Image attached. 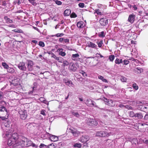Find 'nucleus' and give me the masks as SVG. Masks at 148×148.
<instances>
[{
	"instance_id": "obj_54",
	"label": "nucleus",
	"mask_w": 148,
	"mask_h": 148,
	"mask_svg": "<svg viewBox=\"0 0 148 148\" xmlns=\"http://www.w3.org/2000/svg\"><path fill=\"white\" fill-rule=\"evenodd\" d=\"M109 130L111 132H114L115 131H116V129L112 128H111V127L109 128Z\"/></svg>"
},
{
	"instance_id": "obj_45",
	"label": "nucleus",
	"mask_w": 148,
	"mask_h": 148,
	"mask_svg": "<svg viewBox=\"0 0 148 148\" xmlns=\"http://www.w3.org/2000/svg\"><path fill=\"white\" fill-rule=\"evenodd\" d=\"M64 34L63 33H58L55 35L54 36H57L58 37L62 36Z\"/></svg>"
},
{
	"instance_id": "obj_3",
	"label": "nucleus",
	"mask_w": 148,
	"mask_h": 148,
	"mask_svg": "<svg viewBox=\"0 0 148 148\" xmlns=\"http://www.w3.org/2000/svg\"><path fill=\"white\" fill-rule=\"evenodd\" d=\"M8 117L7 109L4 107L0 105V118L3 120L7 119Z\"/></svg>"
},
{
	"instance_id": "obj_60",
	"label": "nucleus",
	"mask_w": 148,
	"mask_h": 148,
	"mask_svg": "<svg viewBox=\"0 0 148 148\" xmlns=\"http://www.w3.org/2000/svg\"><path fill=\"white\" fill-rule=\"evenodd\" d=\"M144 119L147 120L148 119V112L146 114L145 116L144 117Z\"/></svg>"
},
{
	"instance_id": "obj_50",
	"label": "nucleus",
	"mask_w": 148,
	"mask_h": 148,
	"mask_svg": "<svg viewBox=\"0 0 148 148\" xmlns=\"http://www.w3.org/2000/svg\"><path fill=\"white\" fill-rule=\"evenodd\" d=\"M39 45L41 47H43L45 46L44 43L42 41H40L39 42Z\"/></svg>"
},
{
	"instance_id": "obj_25",
	"label": "nucleus",
	"mask_w": 148,
	"mask_h": 148,
	"mask_svg": "<svg viewBox=\"0 0 148 148\" xmlns=\"http://www.w3.org/2000/svg\"><path fill=\"white\" fill-rule=\"evenodd\" d=\"M98 77L99 79L101 80L103 82L106 83L108 82L107 80L106 79L104 78V77L102 76L99 75L98 76Z\"/></svg>"
},
{
	"instance_id": "obj_47",
	"label": "nucleus",
	"mask_w": 148,
	"mask_h": 148,
	"mask_svg": "<svg viewBox=\"0 0 148 148\" xmlns=\"http://www.w3.org/2000/svg\"><path fill=\"white\" fill-rule=\"evenodd\" d=\"M115 134V132H110L109 133L107 132V136H108L111 135H113Z\"/></svg>"
},
{
	"instance_id": "obj_5",
	"label": "nucleus",
	"mask_w": 148,
	"mask_h": 148,
	"mask_svg": "<svg viewBox=\"0 0 148 148\" xmlns=\"http://www.w3.org/2000/svg\"><path fill=\"white\" fill-rule=\"evenodd\" d=\"M86 123L90 126H96L97 124V122L95 120L93 119L88 118L86 119Z\"/></svg>"
},
{
	"instance_id": "obj_17",
	"label": "nucleus",
	"mask_w": 148,
	"mask_h": 148,
	"mask_svg": "<svg viewBox=\"0 0 148 148\" xmlns=\"http://www.w3.org/2000/svg\"><path fill=\"white\" fill-rule=\"evenodd\" d=\"M77 68L75 66V64H70L69 66V70L75 71L76 70Z\"/></svg>"
},
{
	"instance_id": "obj_49",
	"label": "nucleus",
	"mask_w": 148,
	"mask_h": 148,
	"mask_svg": "<svg viewBox=\"0 0 148 148\" xmlns=\"http://www.w3.org/2000/svg\"><path fill=\"white\" fill-rule=\"evenodd\" d=\"M72 114L77 117H78L79 116V114L77 112H73Z\"/></svg>"
},
{
	"instance_id": "obj_27",
	"label": "nucleus",
	"mask_w": 148,
	"mask_h": 148,
	"mask_svg": "<svg viewBox=\"0 0 148 148\" xmlns=\"http://www.w3.org/2000/svg\"><path fill=\"white\" fill-rule=\"evenodd\" d=\"M115 63L116 64H119L120 63H123V61L122 59H119V58H117L115 60Z\"/></svg>"
},
{
	"instance_id": "obj_30",
	"label": "nucleus",
	"mask_w": 148,
	"mask_h": 148,
	"mask_svg": "<svg viewBox=\"0 0 148 148\" xmlns=\"http://www.w3.org/2000/svg\"><path fill=\"white\" fill-rule=\"evenodd\" d=\"M97 43L98 44V46L99 47H101L102 44H103V40H100L97 42Z\"/></svg>"
},
{
	"instance_id": "obj_34",
	"label": "nucleus",
	"mask_w": 148,
	"mask_h": 148,
	"mask_svg": "<svg viewBox=\"0 0 148 148\" xmlns=\"http://www.w3.org/2000/svg\"><path fill=\"white\" fill-rule=\"evenodd\" d=\"M56 59L59 62L62 63L63 59L61 57H57Z\"/></svg>"
},
{
	"instance_id": "obj_64",
	"label": "nucleus",
	"mask_w": 148,
	"mask_h": 148,
	"mask_svg": "<svg viewBox=\"0 0 148 148\" xmlns=\"http://www.w3.org/2000/svg\"><path fill=\"white\" fill-rule=\"evenodd\" d=\"M42 102L45 104H47L48 105L49 104L48 102L45 99L44 101Z\"/></svg>"
},
{
	"instance_id": "obj_26",
	"label": "nucleus",
	"mask_w": 148,
	"mask_h": 148,
	"mask_svg": "<svg viewBox=\"0 0 148 148\" xmlns=\"http://www.w3.org/2000/svg\"><path fill=\"white\" fill-rule=\"evenodd\" d=\"M135 71H137L138 73H140L143 71V69L138 67L134 69Z\"/></svg>"
},
{
	"instance_id": "obj_57",
	"label": "nucleus",
	"mask_w": 148,
	"mask_h": 148,
	"mask_svg": "<svg viewBox=\"0 0 148 148\" xmlns=\"http://www.w3.org/2000/svg\"><path fill=\"white\" fill-rule=\"evenodd\" d=\"M92 105L93 106H95V107H97V106L96 104V103L94 102V101L92 100Z\"/></svg>"
},
{
	"instance_id": "obj_13",
	"label": "nucleus",
	"mask_w": 148,
	"mask_h": 148,
	"mask_svg": "<svg viewBox=\"0 0 148 148\" xmlns=\"http://www.w3.org/2000/svg\"><path fill=\"white\" fill-rule=\"evenodd\" d=\"M135 15L133 14H130L128 17V21L131 23H133L135 20Z\"/></svg>"
},
{
	"instance_id": "obj_8",
	"label": "nucleus",
	"mask_w": 148,
	"mask_h": 148,
	"mask_svg": "<svg viewBox=\"0 0 148 148\" xmlns=\"http://www.w3.org/2000/svg\"><path fill=\"white\" fill-rule=\"evenodd\" d=\"M17 66L19 69L22 71H25L26 67L25 63L23 62H21L17 65Z\"/></svg>"
},
{
	"instance_id": "obj_24",
	"label": "nucleus",
	"mask_w": 148,
	"mask_h": 148,
	"mask_svg": "<svg viewBox=\"0 0 148 148\" xmlns=\"http://www.w3.org/2000/svg\"><path fill=\"white\" fill-rule=\"evenodd\" d=\"M97 7L99 8L105 9L106 7V6L104 5L98 4L97 5Z\"/></svg>"
},
{
	"instance_id": "obj_40",
	"label": "nucleus",
	"mask_w": 148,
	"mask_h": 148,
	"mask_svg": "<svg viewBox=\"0 0 148 148\" xmlns=\"http://www.w3.org/2000/svg\"><path fill=\"white\" fill-rule=\"evenodd\" d=\"M120 79L122 82H126L127 80V78L123 76H121Z\"/></svg>"
},
{
	"instance_id": "obj_19",
	"label": "nucleus",
	"mask_w": 148,
	"mask_h": 148,
	"mask_svg": "<svg viewBox=\"0 0 148 148\" xmlns=\"http://www.w3.org/2000/svg\"><path fill=\"white\" fill-rule=\"evenodd\" d=\"M135 117H136L138 119H140L143 118V115L141 113L139 112L135 114Z\"/></svg>"
},
{
	"instance_id": "obj_37",
	"label": "nucleus",
	"mask_w": 148,
	"mask_h": 148,
	"mask_svg": "<svg viewBox=\"0 0 148 148\" xmlns=\"http://www.w3.org/2000/svg\"><path fill=\"white\" fill-rule=\"evenodd\" d=\"M2 65L5 69H8L9 67L8 65L5 62H3L2 63Z\"/></svg>"
},
{
	"instance_id": "obj_46",
	"label": "nucleus",
	"mask_w": 148,
	"mask_h": 148,
	"mask_svg": "<svg viewBox=\"0 0 148 148\" xmlns=\"http://www.w3.org/2000/svg\"><path fill=\"white\" fill-rule=\"evenodd\" d=\"M107 132L105 131H101V137H105L107 136Z\"/></svg>"
},
{
	"instance_id": "obj_32",
	"label": "nucleus",
	"mask_w": 148,
	"mask_h": 148,
	"mask_svg": "<svg viewBox=\"0 0 148 148\" xmlns=\"http://www.w3.org/2000/svg\"><path fill=\"white\" fill-rule=\"evenodd\" d=\"M29 2L33 5L36 6L37 5V3L35 2V0H28Z\"/></svg>"
},
{
	"instance_id": "obj_28",
	"label": "nucleus",
	"mask_w": 148,
	"mask_h": 148,
	"mask_svg": "<svg viewBox=\"0 0 148 148\" xmlns=\"http://www.w3.org/2000/svg\"><path fill=\"white\" fill-rule=\"evenodd\" d=\"M71 12L70 10L69 9H66L64 11V14L66 16H69Z\"/></svg>"
},
{
	"instance_id": "obj_9",
	"label": "nucleus",
	"mask_w": 148,
	"mask_h": 148,
	"mask_svg": "<svg viewBox=\"0 0 148 148\" xmlns=\"http://www.w3.org/2000/svg\"><path fill=\"white\" fill-rule=\"evenodd\" d=\"M89 139V137L88 136H83L79 138V140L82 143H85Z\"/></svg>"
},
{
	"instance_id": "obj_51",
	"label": "nucleus",
	"mask_w": 148,
	"mask_h": 148,
	"mask_svg": "<svg viewBox=\"0 0 148 148\" xmlns=\"http://www.w3.org/2000/svg\"><path fill=\"white\" fill-rule=\"evenodd\" d=\"M44 74V75H50L49 72L48 71H46L45 72H44L43 73H42V72L40 73V74Z\"/></svg>"
},
{
	"instance_id": "obj_21",
	"label": "nucleus",
	"mask_w": 148,
	"mask_h": 148,
	"mask_svg": "<svg viewBox=\"0 0 148 148\" xmlns=\"http://www.w3.org/2000/svg\"><path fill=\"white\" fill-rule=\"evenodd\" d=\"M84 24L83 21H80L77 24V27L79 28H82L84 26Z\"/></svg>"
},
{
	"instance_id": "obj_44",
	"label": "nucleus",
	"mask_w": 148,
	"mask_h": 148,
	"mask_svg": "<svg viewBox=\"0 0 148 148\" xmlns=\"http://www.w3.org/2000/svg\"><path fill=\"white\" fill-rule=\"evenodd\" d=\"M129 63V61L127 60H124L123 61V64L127 65Z\"/></svg>"
},
{
	"instance_id": "obj_11",
	"label": "nucleus",
	"mask_w": 148,
	"mask_h": 148,
	"mask_svg": "<svg viewBox=\"0 0 148 148\" xmlns=\"http://www.w3.org/2000/svg\"><path fill=\"white\" fill-rule=\"evenodd\" d=\"M34 63L31 60L28 61L27 64V68L28 71H31L33 70V65Z\"/></svg>"
},
{
	"instance_id": "obj_61",
	"label": "nucleus",
	"mask_w": 148,
	"mask_h": 148,
	"mask_svg": "<svg viewBox=\"0 0 148 148\" xmlns=\"http://www.w3.org/2000/svg\"><path fill=\"white\" fill-rule=\"evenodd\" d=\"M46 145H44V144H41L40 146V148H42V147H46Z\"/></svg>"
},
{
	"instance_id": "obj_7",
	"label": "nucleus",
	"mask_w": 148,
	"mask_h": 148,
	"mask_svg": "<svg viewBox=\"0 0 148 148\" xmlns=\"http://www.w3.org/2000/svg\"><path fill=\"white\" fill-rule=\"evenodd\" d=\"M19 114H20V118L22 120H25L27 117V112L25 110H20L19 112Z\"/></svg>"
},
{
	"instance_id": "obj_2",
	"label": "nucleus",
	"mask_w": 148,
	"mask_h": 148,
	"mask_svg": "<svg viewBox=\"0 0 148 148\" xmlns=\"http://www.w3.org/2000/svg\"><path fill=\"white\" fill-rule=\"evenodd\" d=\"M18 142L17 147L18 148H22V147H29L32 145V142L25 137L22 138L21 140H17Z\"/></svg>"
},
{
	"instance_id": "obj_53",
	"label": "nucleus",
	"mask_w": 148,
	"mask_h": 148,
	"mask_svg": "<svg viewBox=\"0 0 148 148\" xmlns=\"http://www.w3.org/2000/svg\"><path fill=\"white\" fill-rule=\"evenodd\" d=\"M72 18H75L77 16L76 14L75 13H72L71 15Z\"/></svg>"
},
{
	"instance_id": "obj_18",
	"label": "nucleus",
	"mask_w": 148,
	"mask_h": 148,
	"mask_svg": "<svg viewBox=\"0 0 148 148\" xmlns=\"http://www.w3.org/2000/svg\"><path fill=\"white\" fill-rule=\"evenodd\" d=\"M88 46L89 47H90L92 48H96L97 47V45L95 43H94L91 42H88L87 43Z\"/></svg>"
},
{
	"instance_id": "obj_35",
	"label": "nucleus",
	"mask_w": 148,
	"mask_h": 148,
	"mask_svg": "<svg viewBox=\"0 0 148 148\" xmlns=\"http://www.w3.org/2000/svg\"><path fill=\"white\" fill-rule=\"evenodd\" d=\"M129 114L130 117H133L135 116V114L132 111L130 112Z\"/></svg>"
},
{
	"instance_id": "obj_52",
	"label": "nucleus",
	"mask_w": 148,
	"mask_h": 148,
	"mask_svg": "<svg viewBox=\"0 0 148 148\" xmlns=\"http://www.w3.org/2000/svg\"><path fill=\"white\" fill-rule=\"evenodd\" d=\"M79 7L81 8H83L84 7V4L83 3H80L79 4Z\"/></svg>"
},
{
	"instance_id": "obj_14",
	"label": "nucleus",
	"mask_w": 148,
	"mask_h": 148,
	"mask_svg": "<svg viewBox=\"0 0 148 148\" xmlns=\"http://www.w3.org/2000/svg\"><path fill=\"white\" fill-rule=\"evenodd\" d=\"M63 81L66 85L69 87H73L74 86V85L71 81L69 80L68 79H63Z\"/></svg>"
},
{
	"instance_id": "obj_48",
	"label": "nucleus",
	"mask_w": 148,
	"mask_h": 148,
	"mask_svg": "<svg viewBox=\"0 0 148 148\" xmlns=\"http://www.w3.org/2000/svg\"><path fill=\"white\" fill-rule=\"evenodd\" d=\"M96 136H97L101 137V131H98L97 132Z\"/></svg>"
},
{
	"instance_id": "obj_22",
	"label": "nucleus",
	"mask_w": 148,
	"mask_h": 148,
	"mask_svg": "<svg viewBox=\"0 0 148 148\" xmlns=\"http://www.w3.org/2000/svg\"><path fill=\"white\" fill-rule=\"evenodd\" d=\"M63 49L62 48H59L58 50L59 52V54L62 56H64L66 55V54L64 52H63Z\"/></svg>"
},
{
	"instance_id": "obj_20",
	"label": "nucleus",
	"mask_w": 148,
	"mask_h": 148,
	"mask_svg": "<svg viewBox=\"0 0 148 148\" xmlns=\"http://www.w3.org/2000/svg\"><path fill=\"white\" fill-rule=\"evenodd\" d=\"M4 18L6 22L7 23H13L12 20L10 19L9 18H8L6 16H5Z\"/></svg>"
},
{
	"instance_id": "obj_31",
	"label": "nucleus",
	"mask_w": 148,
	"mask_h": 148,
	"mask_svg": "<svg viewBox=\"0 0 148 148\" xmlns=\"http://www.w3.org/2000/svg\"><path fill=\"white\" fill-rule=\"evenodd\" d=\"M105 34L103 31L99 33V36L100 37L103 38L105 36Z\"/></svg>"
},
{
	"instance_id": "obj_63",
	"label": "nucleus",
	"mask_w": 148,
	"mask_h": 148,
	"mask_svg": "<svg viewBox=\"0 0 148 148\" xmlns=\"http://www.w3.org/2000/svg\"><path fill=\"white\" fill-rule=\"evenodd\" d=\"M3 97V93L1 92L0 91V99H2Z\"/></svg>"
},
{
	"instance_id": "obj_36",
	"label": "nucleus",
	"mask_w": 148,
	"mask_h": 148,
	"mask_svg": "<svg viewBox=\"0 0 148 148\" xmlns=\"http://www.w3.org/2000/svg\"><path fill=\"white\" fill-rule=\"evenodd\" d=\"M62 63H63V65L64 66H67L69 64V62H67L66 60H63L62 62Z\"/></svg>"
},
{
	"instance_id": "obj_42",
	"label": "nucleus",
	"mask_w": 148,
	"mask_h": 148,
	"mask_svg": "<svg viewBox=\"0 0 148 148\" xmlns=\"http://www.w3.org/2000/svg\"><path fill=\"white\" fill-rule=\"evenodd\" d=\"M54 1L55 2L56 4L58 5H61L62 4V2L61 1L58 0H54Z\"/></svg>"
},
{
	"instance_id": "obj_41",
	"label": "nucleus",
	"mask_w": 148,
	"mask_h": 148,
	"mask_svg": "<svg viewBox=\"0 0 148 148\" xmlns=\"http://www.w3.org/2000/svg\"><path fill=\"white\" fill-rule=\"evenodd\" d=\"M132 87L134 89L136 90H137L138 88V86L136 85V84L135 83L133 84Z\"/></svg>"
},
{
	"instance_id": "obj_39",
	"label": "nucleus",
	"mask_w": 148,
	"mask_h": 148,
	"mask_svg": "<svg viewBox=\"0 0 148 148\" xmlns=\"http://www.w3.org/2000/svg\"><path fill=\"white\" fill-rule=\"evenodd\" d=\"M12 31L15 32L22 33L23 32L22 30L20 29H15L13 30Z\"/></svg>"
},
{
	"instance_id": "obj_12",
	"label": "nucleus",
	"mask_w": 148,
	"mask_h": 148,
	"mask_svg": "<svg viewBox=\"0 0 148 148\" xmlns=\"http://www.w3.org/2000/svg\"><path fill=\"white\" fill-rule=\"evenodd\" d=\"M46 134L48 136H49L50 140L52 141L56 142L58 140V138L57 136L51 135L47 133Z\"/></svg>"
},
{
	"instance_id": "obj_38",
	"label": "nucleus",
	"mask_w": 148,
	"mask_h": 148,
	"mask_svg": "<svg viewBox=\"0 0 148 148\" xmlns=\"http://www.w3.org/2000/svg\"><path fill=\"white\" fill-rule=\"evenodd\" d=\"M74 146L75 147H77L78 148H81L82 145L80 143H76L74 145Z\"/></svg>"
},
{
	"instance_id": "obj_10",
	"label": "nucleus",
	"mask_w": 148,
	"mask_h": 148,
	"mask_svg": "<svg viewBox=\"0 0 148 148\" xmlns=\"http://www.w3.org/2000/svg\"><path fill=\"white\" fill-rule=\"evenodd\" d=\"M70 132L72 133L75 137H77L80 134V132L75 129H70Z\"/></svg>"
},
{
	"instance_id": "obj_56",
	"label": "nucleus",
	"mask_w": 148,
	"mask_h": 148,
	"mask_svg": "<svg viewBox=\"0 0 148 148\" xmlns=\"http://www.w3.org/2000/svg\"><path fill=\"white\" fill-rule=\"evenodd\" d=\"M80 73L82 74L84 77L86 76H87L86 74L84 71H82Z\"/></svg>"
},
{
	"instance_id": "obj_43",
	"label": "nucleus",
	"mask_w": 148,
	"mask_h": 148,
	"mask_svg": "<svg viewBox=\"0 0 148 148\" xmlns=\"http://www.w3.org/2000/svg\"><path fill=\"white\" fill-rule=\"evenodd\" d=\"M114 58V55H110L109 56V59L110 61H113Z\"/></svg>"
},
{
	"instance_id": "obj_59",
	"label": "nucleus",
	"mask_w": 148,
	"mask_h": 148,
	"mask_svg": "<svg viewBox=\"0 0 148 148\" xmlns=\"http://www.w3.org/2000/svg\"><path fill=\"white\" fill-rule=\"evenodd\" d=\"M29 74H31V75H32V74H33L34 75V74H33L32 73H24L23 74V75H25L27 77L28 75Z\"/></svg>"
},
{
	"instance_id": "obj_58",
	"label": "nucleus",
	"mask_w": 148,
	"mask_h": 148,
	"mask_svg": "<svg viewBox=\"0 0 148 148\" xmlns=\"http://www.w3.org/2000/svg\"><path fill=\"white\" fill-rule=\"evenodd\" d=\"M125 107L128 109H132V108L129 105H126L125 106Z\"/></svg>"
},
{
	"instance_id": "obj_62",
	"label": "nucleus",
	"mask_w": 148,
	"mask_h": 148,
	"mask_svg": "<svg viewBox=\"0 0 148 148\" xmlns=\"http://www.w3.org/2000/svg\"><path fill=\"white\" fill-rule=\"evenodd\" d=\"M45 98L43 97H40L39 99V100L42 102H43L44 101V100H45Z\"/></svg>"
},
{
	"instance_id": "obj_16",
	"label": "nucleus",
	"mask_w": 148,
	"mask_h": 148,
	"mask_svg": "<svg viewBox=\"0 0 148 148\" xmlns=\"http://www.w3.org/2000/svg\"><path fill=\"white\" fill-rule=\"evenodd\" d=\"M79 55L78 53L72 54L71 56V58L73 60L75 61H77L79 58Z\"/></svg>"
},
{
	"instance_id": "obj_55",
	"label": "nucleus",
	"mask_w": 148,
	"mask_h": 148,
	"mask_svg": "<svg viewBox=\"0 0 148 148\" xmlns=\"http://www.w3.org/2000/svg\"><path fill=\"white\" fill-rule=\"evenodd\" d=\"M40 114L44 116L46 115L45 111L44 110H42L41 111Z\"/></svg>"
},
{
	"instance_id": "obj_33",
	"label": "nucleus",
	"mask_w": 148,
	"mask_h": 148,
	"mask_svg": "<svg viewBox=\"0 0 148 148\" xmlns=\"http://www.w3.org/2000/svg\"><path fill=\"white\" fill-rule=\"evenodd\" d=\"M95 13H96L98 15H101L102 12L100 11L99 9H96L95 10Z\"/></svg>"
},
{
	"instance_id": "obj_23",
	"label": "nucleus",
	"mask_w": 148,
	"mask_h": 148,
	"mask_svg": "<svg viewBox=\"0 0 148 148\" xmlns=\"http://www.w3.org/2000/svg\"><path fill=\"white\" fill-rule=\"evenodd\" d=\"M92 100L90 99H87L85 102V104L88 106H91L92 105Z\"/></svg>"
},
{
	"instance_id": "obj_6",
	"label": "nucleus",
	"mask_w": 148,
	"mask_h": 148,
	"mask_svg": "<svg viewBox=\"0 0 148 148\" xmlns=\"http://www.w3.org/2000/svg\"><path fill=\"white\" fill-rule=\"evenodd\" d=\"M104 101L106 104L110 106L113 107L115 105V103L114 101L111 99H108L105 98H104Z\"/></svg>"
},
{
	"instance_id": "obj_1",
	"label": "nucleus",
	"mask_w": 148,
	"mask_h": 148,
	"mask_svg": "<svg viewBox=\"0 0 148 148\" xmlns=\"http://www.w3.org/2000/svg\"><path fill=\"white\" fill-rule=\"evenodd\" d=\"M4 137L8 139V145L4 148H12L16 146L18 144L17 140L19 138L18 134L17 133H14L12 134L10 132L9 134H6Z\"/></svg>"
},
{
	"instance_id": "obj_15",
	"label": "nucleus",
	"mask_w": 148,
	"mask_h": 148,
	"mask_svg": "<svg viewBox=\"0 0 148 148\" xmlns=\"http://www.w3.org/2000/svg\"><path fill=\"white\" fill-rule=\"evenodd\" d=\"M99 23L102 25L105 26L107 24L108 21L106 18H102L100 20Z\"/></svg>"
},
{
	"instance_id": "obj_4",
	"label": "nucleus",
	"mask_w": 148,
	"mask_h": 148,
	"mask_svg": "<svg viewBox=\"0 0 148 148\" xmlns=\"http://www.w3.org/2000/svg\"><path fill=\"white\" fill-rule=\"evenodd\" d=\"M10 126V125L9 123L8 122H6V121L4 122L1 125V127L3 129L4 131V134H3V136L4 137V136H5V134H9V133L10 132L12 133V134H13L11 132H8V131L9 129ZM14 133H13V134Z\"/></svg>"
},
{
	"instance_id": "obj_29",
	"label": "nucleus",
	"mask_w": 148,
	"mask_h": 148,
	"mask_svg": "<svg viewBox=\"0 0 148 148\" xmlns=\"http://www.w3.org/2000/svg\"><path fill=\"white\" fill-rule=\"evenodd\" d=\"M8 70L7 71L8 72L10 73H14L15 71L14 69L12 68H8L7 69Z\"/></svg>"
}]
</instances>
